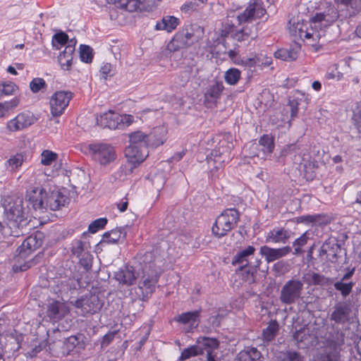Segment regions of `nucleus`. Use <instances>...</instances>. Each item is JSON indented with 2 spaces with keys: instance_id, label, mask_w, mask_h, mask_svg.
I'll return each instance as SVG.
<instances>
[{
  "instance_id": "obj_22",
  "label": "nucleus",
  "mask_w": 361,
  "mask_h": 361,
  "mask_svg": "<svg viewBox=\"0 0 361 361\" xmlns=\"http://www.w3.org/2000/svg\"><path fill=\"white\" fill-rule=\"evenodd\" d=\"M274 147V141L271 137L267 135H264L259 139L258 143H253L250 145V149L253 152L250 154L251 157H259L260 152L263 155L272 152Z\"/></svg>"
},
{
  "instance_id": "obj_15",
  "label": "nucleus",
  "mask_w": 361,
  "mask_h": 361,
  "mask_svg": "<svg viewBox=\"0 0 361 361\" xmlns=\"http://www.w3.org/2000/svg\"><path fill=\"white\" fill-rule=\"evenodd\" d=\"M224 90L223 82L218 80H212L205 88L204 103L207 107L215 106Z\"/></svg>"
},
{
  "instance_id": "obj_60",
  "label": "nucleus",
  "mask_w": 361,
  "mask_h": 361,
  "mask_svg": "<svg viewBox=\"0 0 361 361\" xmlns=\"http://www.w3.org/2000/svg\"><path fill=\"white\" fill-rule=\"evenodd\" d=\"M8 163L12 169H16L22 165L23 158L20 155L14 156L8 160Z\"/></svg>"
},
{
  "instance_id": "obj_5",
  "label": "nucleus",
  "mask_w": 361,
  "mask_h": 361,
  "mask_svg": "<svg viewBox=\"0 0 361 361\" xmlns=\"http://www.w3.org/2000/svg\"><path fill=\"white\" fill-rule=\"evenodd\" d=\"M231 138L230 135H225L224 139L219 142V147L214 149L210 155L207 157V162L211 168L209 178H220V173H219L220 168L224 163L231 159V152L233 148V143L229 141Z\"/></svg>"
},
{
  "instance_id": "obj_27",
  "label": "nucleus",
  "mask_w": 361,
  "mask_h": 361,
  "mask_svg": "<svg viewBox=\"0 0 361 361\" xmlns=\"http://www.w3.org/2000/svg\"><path fill=\"white\" fill-rule=\"evenodd\" d=\"M74 51L75 45L71 40L58 56L59 63L63 70L68 71L71 68Z\"/></svg>"
},
{
  "instance_id": "obj_46",
  "label": "nucleus",
  "mask_w": 361,
  "mask_h": 361,
  "mask_svg": "<svg viewBox=\"0 0 361 361\" xmlns=\"http://www.w3.org/2000/svg\"><path fill=\"white\" fill-rule=\"evenodd\" d=\"M20 103V99L15 97L9 102L0 103V117H4L6 115L9 110L16 108Z\"/></svg>"
},
{
  "instance_id": "obj_58",
  "label": "nucleus",
  "mask_w": 361,
  "mask_h": 361,
  "mask_svg": "<svg viewBox=\"0 0 361 361\" xmlns=\"http://www.w3.org/2000/svg\"><path fill=\"white\" fill-rule=\"evenodd\" d=\"M100 73L104 79L114 75L113 67L111 63H106L100 68Z\"/></svg>"
},
{
  "instance_id": "obj_10",
  "label": "nucleus",
  "mask_w": 361,
  "mask_h": 361,
  "mask_svg": "<svg viewBox=\"0 0 361 361\" xmlns=\"http://www.w3.org/2000/svg\"><path fill=\"white\" fill-rule=\"evenodd\" d=\"M89 148L93 159L101 165H107L116 159L114 148L109 144H92L90 145Z\"/></svg>"
},
{
  "instance_id": "obj_44",
  "label": "nucleus",
  "mask_w": 361,
  "mask_h": 361,
  "mask_svg": "<svg viewBox=\"0 0 361 361\" xmlns=\"http://www.w3.org/2000/svg\"><path fill=\"white\" fill-rule=\"evenodd\" d=\"M58 154L52 151L44 149L41 154V164L44 166H50L58 159Z\"/></svg>"
},
{
  "instance_id": "obj_13",
  "label": "nucleus",
  "mask_w": 361,
  "mask_h": 361,
  "mask_svg": "<svg viewBox=\"0 0 361 361\" xmlns=\"http://www.w3.org/2000/svg\"><path fill=\"white\" fill-rule=\"evenodd\" d=\"M42 233H37L35 235L27 237L17 249L18 255L16 257V261L20 262V259H24L27 257L34 250L39 248L42 245Z\"/></svg>"
},
{
  "instance_id": "obj_31",
  "label": "nucleus",
  "mask_w": 361,
  "mask_h": 361,
  "mask_svg": "<svg viewBox=\"0 0 361 361\" xmlns=\"http://www.w3.org/2000/svg\"><path fill=\"white\" fill-rule=\"evenodd\" d=\"M300 50L299 45L295 44L290 49H280L274 53V56L276 59L283 61H291L295 60L298 57Z\"/></svg>"
},
{
  "instance_id": "obj_34",
  "label": "nucleus",
  "mask_w": 361,
  "mask_h": 361,
  "mask_svg": "<svg viewBox=\"0 0 361 361\" xmlns=\"http://www.w3.org/2000/svg\"><path fill=\"white\" fill-rule=\"evenodd\" d=\"M178 24V18L167 16L164 17L161 21L157 23L155 28L157 30H166L169 32L176 29Z\"/></svg>"
},
{
  "instance_id": "obj_37",
  "label": "nucleus",
  "mask_w": 361,
  "mask_h": 361,
  "mask_svg": "<svg viewBox=\"0 0 361 361\" xmlns=\"http://www.w3.org/2000/svg\"><path fill=\"white\" fill-rule=\"evenodd\" d=\"M198 317L199 312L197 311L188 312L179 315L176 321L183 324H189L192 328H195L198 325Z\"/></svg>"
},
{
  "instance_id": "obj_59",
  "label": "nucleus",
  "mask_w": 361,
  "mask_h": 361,
  "mask_svg": "<svg viewBox=\"0 0 361 361\" xmlns=\"http://www.w3.org/2000/svg\"><path fill=\"white\" fill-rule=\"evenodd\" d=\"M53 39L59 44L64 45L68 42V37L66 33L61 32L56 33L53 37Z\"/></svg>"
},
{
  "instance_id": "obj_64",
  "label": "nucleus",
  "mask_w": 361,
  "mask_h": 361,
  "mask_svg": "<svg viewBox=\"0 0 361 361\" xmlns=\"http://www.w3.org/2000/svg\"><path fill=\"white\" fill-rule=\"evenodd\" d=\"M240 64L246 67L252 68L256 66L255 55L253 57L243 58L240 61Z\"/></svg>"
},
{
  "instance_id": "obj_36",
  "label": "nucleus",
  "mask_w": 361,
  "mask_h": 361,
  "mask_svg": "<svg viewBox=\"0 0 361 361\" xmlns=\"http://www.w3.org/2000/svg\"><path fill=\"white\" fill-rule=\"evenodd\" d=\"M299 149L296 145H286L281 150L280 157H288L295 162L300 161L301 155L299 153Z\"/></svg>"
},
{
  "instance_id": "obj_6",
  "label": "nucleus",
  "mask_w": 361,
  "mask_h": 361,
  "mask_svg": "<svg viewBox=\"0 0 361 361\" xmlns=\"http://www.w3.org/2000/svg\"><path fill=\"white\" fill-rule=\"evenodd\" d=\"M161 270L155 261L146 263L142 268V276L138 284L141 294L137 295L140 300H146L154 291Z\"/></svg>"
},
{
  "instance_id": "obj_48",
  "label": "nucleus",
  "mask_w": 361,
  "mask_h": 361,
  "mask_svg": "<svg viewBox=\"0 0 361 361\" xmlns=\"http://www.w3.org/2000/svg\"><path fill=\"white\" fill-rule=\"evenodd\" d=\"M80 57L82 61L90 63L92 60V49L85 44H81L80 47Z\"/></svg>"
},
{
  "instance_id": "obj_50",
  "label": "nucleus",
  "mask_w": 361,
  "mask_h": 361,
  "mask_svg": "<svg viewBox=\"0 0 361 361\" xmlns=\"http://www.w3.org/2000/svg\"><path fill=\"white\" fill-rule=\"evenodd\" d=\"M87 249V245L85 243L81 240H75L72 247V252L77 257H80L85 250Z\"/></svg>"
},
{
  "instance_id": "obj_23",
  "label": "nucleus",
  "mask_w": 361,
  "mask_h": 361,
  "mask_svg": "<svg viewBox=\"0 0 361 361\" xmlns=\"http://www.w3.org/2000/svg\"><path fill=\"white\" fill-rule=\"evenodd\" d=\"M68 311V307L64 303L52 300L47 305V316L51 322H57L63 318Z\"/></svg>"
},
{
  "instance_id": "obj_30",
  "label": "nucleus",
  "mask_w": 361,
  "mask_h": 361,
  "mask_svg": "<svg viewBox=\"0 0 361 361\" xmlns=\"http://www.w3.org/2000/svg\"><path fill=\"white\" fill-rule=\"evenodd\" d=\"M304 281L309 285H317L322 286H326L331 285L332 280L324 275L309 271L303 276Z\"/></svg>"
},
{
  "instance_id": "obj_53",
  "label": "nucleus",
  "mask_w": 361,
  "mask_h": 361,
  "mask_svg": "<svg viewBox=\"0 0 361 361\" xmlns=\"http://www.w3.org/2000/svg\"><path fill=\"white\" fill-rule=\"evenodd\" d=\"M197 1L195 0H191L185 2L180 7V11L183 13H189L192 11H197L199 8L198 4H197Z\"/></svg>"
},
{
  "instance_id": "obj_62",
  "label": "nucleus",
  "mask_w": 361,
  "mask_h": 361,
  "mask_svg": "<svg viewBox=\"0 0 361 361\" xmlns=\"http://www.w3.org/2000/svg\"><path fill=\"white\" fill-rule=\"evenodd\" d=\"M297 223L314 225V215H303L296 218Z\"/></svg>"
},
{
  "instance_id": "obj_32",
  "label": "nucleus",
  "mask_w": 361,
  "mask_h": 361,
  "mask_svg": "<svg viewBox=\"0 0 361 361\" xmlns=\"http://www.w3.org/2000/svg\"><path fill=\"white\" fill-rule=\"evenodd\" d=\"M341 9L346 10V15L355 16L361 9V0H336Z\"/></svg>"
},
{
  "instance_id": "obj_57",
  "label": "nucleus",
  "mask_w": 361,
  "mask_h": 361,
  "mask_svg": "<svg viewBox=\"0 0 361 361\" xmlns=\"http://www.w3.org/2000/svg\"><path fill=\"white\" fill-rule=\"evenodd\" d=\"M353 121L358 133L361 135V106H357L354 112Z\"/></svg>"
},
{
  "instance_id": "obj_47",
  "label": "nucleus",
  "mask_w": 361,
  "mask_h": 361,
  "mask_svg": "<svg viewBox=\"0 0 361 361\" xmlns=\"http://www.w3.org/2000/svg\"><path fill=\"white\" fill-rule=\"evenodd\" d=\"M47 85L45 80L41 78H35L30 82V89L33 93H37L40 90H45Z\"/></svg>"
},
{
  "instance_id": "obj_61",
  "label": "nucleus",
  "mask_w": 361,
  "mask_h": 361,
  "mask_svg": "<svg viewBox=\"0 0 361 361\" xmlns=\"http://www.w3.org/2000/svg\"><path fill=\"white\" fill-rule=\"evenodd\" d=\"M140 3L138 0H129L126 6V11L133 12L137 10H141Z\"/></svg>"
},
{
  "instance_id": "obj_19",
  "label": "nucleus",
  "mask_w": 361,
  "mask_h": 361,
  "mask_svg": "<svg viewBox=\"0 0 361 361\" xmlns=\"http://www.w3.org/2000/svg\"><path fill=\"white\" fill-rule=\"evenodd\" d=\"M35 121L32 113L30 111L22 112L8 122L7 128L9 130L15 132L27 128L32 125Z\"/></svg>"
},
{
  "instance_id": "obj_56",
  "label": "nucleus",
  "mask_w": 361,
  "mask_h": 361,
  "mask_svg": "<svg viewBox=\"0 0 361 361\" xmlns=\"http://www.w3.org/2000/svg\"><path fill=\"white\" fill-rule=\"evenodd\" d=\"M331 219L329 216L324 214H314V225H326L329 224Z\"/></svg>"
},
{
  "instance_id": "obj_14",
  "label": "nucleus",
  "mask_w": 361,
  "mask_h": 361,
  "mask_svg": "<svg viewBox=\"0 0 361 361\" xmlns=\"http://www.w3.org/2000/svg\"><path fill=\"white\" fill-rule=\"evenodd\" d=\"M73 93L70 91H58L55 92L50 99L51 112L54 116H61L68 106Z\"/></svg>"
},
{
  "instance_id": "obj_25",
  "label": "nucleus",
  "mask_w": 361,
  "mask_h": 361,
  "mask_svg": "<svg viewBox=\"0 0 361 361\" xmlns=\"http://www.w3.org/2000/svg\"><path fill=\"white\" fill-rule=\"evenodd\" d=\"M291 231L284 228H275L266 236V242L285 244L291 236Z\"/></svg>"
},
{
  "instance_id": "obj_9",
  "label": "nucleus",
  "mask_w": 361,
  "mask_h": 361,
  "mask_svg": "<svg viewBox=\"0 0 361 361\" xmlns=\"http://www.w3.org/2000/svg\"><path fill=\"white\" fill-rule=\"evenodd\" d=\"M303 283L298 279L288 281L281 288L279 299L281 303L292 305L296 302L301 296Z\"/></svg>"
},
{
  "instance_id": "obj_38",
  "label": "nucleus",
  "mask_w": 361,
  "mask_h": 361,
  "mask_svg": "<svg viewBox=\"0 0 361 361\" xmlns=\"http://www.w3.org/2000/svg\"><path fill=\"white\" fill-rule=\"evenodd\" d=\"M279 330V324L276 321H271L262 331V338L266 342L272 341Z\"/></svg>"
},
{
  "instance_id": "obj_16",
  "label": "nucleus",
  "mask_w": 361,
  "mask_h": 361,
  "mask_svg": "<svg viewBox=\"0 0 361 361\" xmlns=\"http://www.w3.org/2000/svg\"><path fill=\"white\" fill-rule=\"evenodd\" d=\"M351 314L352 309L348 304L338 302L333 307L329 319L337 325H345L350 322Z\"/></svg>"
},
{
  "instance_id": "obj_33",
  "label": "nucleus",
  "mask_w": 361,
  "mask_h": 361,
  "mask_svg": "<svg viewBox=\"0 0 361 361\" xmlns=\"http://www.w3.org/2000/svg\"><path fill=\"white\" fill-rule=\"evenodd\" d=\"M262 353L256 348L248 347L240 351L236 361H262Z\"/></svg>"
},
{
  "instance_id": "obj_52",
  "label": "nucleus",
  "mask_w": 361,
  "mask_h": 361,
  "mask_svg": "<svg viewBox=\"0 0 361 361\" xmlns=\"http://www.w3.org/2000/svg\"><path fill=\"white\" fill-rule=\"evenodd\" d=\"M106 223L107 219L106 218L96 219L89 225L88 231L92 233H95L99 229L103 228Z\"/></svg>"
},
{
  "instance_id": "obj_39",
  "label": "nucleus",
  "mask_w": 361,
  "mask_h": 361,
  "mask_svg": "<svg viewBox=\"0 0 361 361\" xmlns=\"http://www.w3.org/2000/svg\"><path fill=\"white\" fill-rule=\"evenodd\" d=\"M339 352L337 348H326L323 353L317 357L318 361H338Z\"/></svg>"
},
{
  "instance_id": "obj_54",
  "label": "nucleus",
  "mask_w": 361,
  "mask_h": 361,
  "mask_svg": "<svg viewBox=\"0 0 361 361\" xmlns=\"http://www.w3.org/2000/svg\"><path fill=\"white\" fill-rule=\"evenodd\" d=\"M256 66L268 67L272 63V59L262 54L255 55Z\"/></svg>"
},
{
  "instance_id": "obj_45",
  "label": "nucleus",
  "mask_w": 361,
  "mask_h": 361,
  "mask_svg": "<svg viewBox=\"0 0 361 361\" xmlns=\"http://www.w3.org/2000/svg\"><path fill=\"white\" fill-rule=\"evenodd\" d=\"M354 285L353 282L343 283L341 281L334 284L336 290L340 291L343 298L347 297L351 293Z\"/></svg>"
},
{
  "instance_id": "obj_2",
  "label": "nucleus",
  "mask_w": 361,
  "mask_h": 361,
  "mask_svg": "<svg viewBox=\"0 0 361 361\" xmlns=\"http://www.w3.org/2000/svg\"><path fill=\"white\" fill-rule=\"evenodd\" d=\"M1 204L6 218L4 234L14 237L22 235V228L27 224L23 197L16 194L6 195L1 199Z\"/></svg>"
},
{
  "instance_id": "obj_35",
  "label": "nucleus",
  "mask_w": 361,
  "mask_h": 361,
  "mask_svg": "<svg viewBox=\"0 0 361 361\" xmlns=\"http://www.w3.org/2000/svg\"><path fill=\"white\" fill-rule=\"evenodd\" d=\"M130 145L131 147H141V148L147 147L148 149L147 135L141 131H136L129 135Z\"/></svg>"
},
{
  "instance_id": "obj_21",
  "label": "nucleus",
  "mask_w": 361,
  "mask_h": 361,
  "mask_svg": "<svg viewBox=\"0 0 361 361\" xmlns=\"http://www.w3.org/2000/svg\"><path fill=\"white\" fill-rule=\"evenodd\" d=\"M291 252L290 246H285L280 248H272L267 245L260 247L259 253L264 257L265 260L268 262H272L275 260L279 259Z\"/></svg>"
},
{
  "instance_id": "obj_1",
  "label": "nucleus",
  "mask_w": 361,
  "mask_h": 361,
  "mask_svg": "<svg viewBox=\"0 0 361 361\" xmlns=\"http://www.w3.org/2000/svg\"><path fill=\"white\" fill-rule=\"evenodd\" d=\"M267 13L262 0H250L245 9L237 16L238 25L235 26L231 21L227 20L221 30V37L231 35L238 42H245L257 37L256 27L252 21L260 19Z\"/></svg>"
},
{
  "instance_id": "obj_8",
  "label": "nucleus",
  "mask_w": 361,
  "mask_h": 361,
  "mask_svg": "<svg viewBox=\"0 0 361 361\" xmlns=\"http://www.w3.org/2000/svg\"><path fill=\"white\" fill-rule=\"evenodd\" d=\"M125 154L128 163L122 165L118 171L117 178H127L128 175L133 173L134 168L142 162L149 155V151L147 147L128 146L125 149Z\"/></svg>"
},
{
  "instance_id": "obj_41",
  "label": "nucleus",
  "mask_w": 361,
  "mask_h": 361,
  "mask_svg": "<svg viewBox=\"0 0 361 361\" xmlns=\"http://www.w3.org/2000/svg\"><path fill=\"white\" fill-rule=\"evenodd\" d=\"M197 345L202 346L203 354L206 353V355H208V353L212 355L213 350L218 348L219 342L215 338H204L202 341L198 343Z\"/></svg>"
},
{
  "instance_id": "obj_11",
  "label": "nucleus",
  "mask_w": 361,
  "mask_h": 361,
  "mask_svg": "<svg viewBox=\"0 0 361 361\" xmlns=\"http://www.w3.org/2000/svg\"><path fill=\"white\" fill-rule=\"evenodd\" d=\"M71 303L77 309L80 310V314L82 316L97 312L103 305L102 301L96 295H85L74 302H71Z\"/></svg>"
},
{
  "instance_id": "obj_20",
  "label": "nucleus",
  "mask_w": 361,
  "mask_h": 361,
  "mask_svg": "<svg viewBox=\"0 0 361 361\" xmlns=\"http://www.w3.org/2000/svg\"><path fill=\"white\" fill-rule=\"evenodd\" d=\"M96 121L97 124L102 128L109 129L121 128V123H122L121 115L111 111L97 116Z\"/></svg>"
},
{
  "instance_id": "obj_55",
  "label": "nucleus",
  "mask_w": 361,
  "mask_h": 361,
  "mask_svg": "<svg viewBox=\"0 0 361 361\" xmlns=\"http://www.w3.org/2000/svg\"><path fill=\"white\" fill-rule=\"evenodd\" d=\"M281 361H303V358L297 352L288 351L283 355Z\"/></svg>"
},
{
  "instance_id": "obj_4",
  "label": "nucleus",
  "mask_w": 361,
  "mask_h": 361,
  "mask_svg": "<svg viewBox=\"0 0 361 361\" xmlns=\"http://www.w3.org/2000/svg\"><path fill=\"white\" fill-rule=\"evenodd\" d=\"M204 35V29L197 23L185 25L173 36L168 43L166 49L175 52L190 47L201 40Z\"/></svg>"
},
{
  "instance_id": "obj_3",
  "label": "nucleus",
  "mask_w": 361,
  "mask_h": 361,
  "mask_svg": "<svg viewBox=\"0 0 361 361\" xmlns=\"http://www.w3.org/2000/svg\"><path fill=\"white\" fill-rule=\"evenodd\" d=\"M26 197L35 211L44 213L48 209L56 211L68 204L69 197L65 188L47 192L41 188H34L27 192Z\"/></svg>"
},
{
  "instance_id": "obj_63",
  "label": "nucleus",
  "mask_w": 361,
  "mask_h": 361,
  "mask_svg": "<svg viewBox=\"0 0 361 361\" xmlns=\"http://www.w3.org/2000/svg\"><path fill=\"white\" fill-rule=\"evenodd\" d=\"M121 118L122 120L121 128L130 126L134 121V117L129 114L121 115Z\"/></svg>"
},
{
  "instance_id": "obj_43",
  "label": "nucleus",
  "mask_w": 361,
  "mask_h": 361,
  "mask_svg": "<svg viewBox=\"0 0 361 361\" xmlns=\"http://www.w3.org/2000/svg\"><path fill=\"white\" fill-rule=\"evenodd\" d=\"M308 239V233L306 231L293 243V255H299L302 252V247L307 244Z\"/></svg>"
},
{
  "instance_id": "obj_26",
  "label": "nucleus",
  "mask_w": 361,
  "mask_h": 361,
  "mask_svg": "<svg viewBox=\"0 0 361 361\" xmlns=\"http://www.w3.org/2000/svg\"><path fill=\"white\" fill-rule=\"evenodd\" d=\"M310 332L309 328L306 326L295 331L293 338L298 343L299 348H305L312 345L314 336Z\"/></svg>"
},
{
  "instance_id": "obj_29",
  "label": "nucleus",
  "mask_w": 361,
  "mask_h": 361,
  "mask_svg": "<svg viewBox=\"0 0 361 361\" xmlns=\"http://www.w3.org/2000/svg\"><path fill=\"white\" fill-rule=\"evenodd\" d=\"M126 232L123 228H117L112 229L104 233L101 244H113L119 242L120 240L126 238Z\"/></svg>"
},
{
  "instance_id": "obj_28",
  "label": "nucleus",
  "mask_w": 361,
  "mask_h": 361,
  "mask_svg": "<svg viewBox=\"0 0 361 361\" xmlns=\"http://www.w3.org/2000/svg\"><path fill=\"white\" fill-rule=\"evenodd\" d=\"M115 279L119 283L126 286L132 285L136 279L134 270L132 267H126L115 273Z\"/></svg>"
},
{
  "instance_id": "obj_12",
  "label": "nucleus",
  "mask_w": 361,
  "mask_h": 361,
  "mask_svg": "<svg viewBox=\"0 0 361 361\" xmlns=\"http://www.w3.org/2000/svg\"><path fill=\"white\" fill-rule=\"evenodd\" d=\"M255 248L253 246L249 245L245 249L240 251L233 259V265H239V268L248 274H252L255 268L259 267V262L255 261L254 263L251 262V259L254 257Z\"/></svg>"
},
{
  "instance_id": "obj_7",
  "label": "nucleus",
  "mask_w": 361,
  "mask_h": 361,
  "mask_svg": "<svg viewBox=\"0 0 361 361\" xmlns=\"http://www.w3.org/2000/svg\"><path fill=\"white\" fill-rule=\"evenodd\" d=\"M240 219V213L235 208L225 209L216 219L212 233L218 238L226 235L237 226Z\"/></svg>"
},
{
  "instance_id": "obj_17",
  "label": "nucleus",
  "mask_w": 361,
  "mask_h": 361,
  "mask_svg": "<svg viewBox=\"0 0 361 361\" xmlns=\"http://www.w3.org/2000/svg\"><path fill=\"white\" fill-rule=\"evenodd\" d=\"M341 247L335 239L329 238L322 245L319 250V256L322 261L336 263Z\"/></svg>"
},
{
  "instance_id": "obj_51",
  "label": "nucleus",
  "mask_w": 361,
  "mask_h": 361,
  "mask_svg": "<svg viewBox=\"0 0 361 361\" xmlns=\"http://www.w3.org/2000/svg\"><path fill=\"white\" fill-rule=\"evenodd\" d=\"M80 259V265L85 269V271H89L92 265V255L90 252H84Z\"/></svg>"
},
{
  "instance_id": "obj_49",
  "label": "nucleus",
  "mask_w": 361,
  "mask_h": 361,
  "mask_svg": "<svg viewBox=\"0 0 361 361\" xmlns=\"http://www.w3.org/2000/svg\"><path fill=\"white\" fill-rule=\"evenodd\" d=\"M18 90V86L13 82H6L0 85V92L4 95L14 94Z\"/></svg>"
},
{
  "instance_id": "obj_18",
  "label": "nucleus",
  "mask_w": 361,
  "mask_h": 361,
  "mask_svg": "<svg viewBox=\"0 0 361 361\" xmlns=\"http://www.w3.org/2000/svg\"><path fill=\"white\" fill-rule=\"evenodd\" d=\"M338 12L334 6H329L323 12L317 13L312 18V23L314 27H327L338 18Z\"/></svg>"
},
{
  "instance_id": "obj_24",
  "label": "nucleus",
  "mask_w": 361,
  "mask_h": 361,
  "mask_svg": "<svg viewBox=\"0 0 361 361\" xmlns=\"http://www.w3.org/2000/svg\"><path fill=\"white\" fill-rule=\"evenodd\" d=\"M167 130L164 126H158L147 135L149 147L156 148L162 145L166 140Z\"/></svg>"
},
{
  "instance_id": "obj_40",
  "label": "nucleus",
  "mask_w": 361,
  "mask_h": 361,
  "mask_svg": "<svg viewBox=\"0 0 361 361\" xmlns=\"http://www.w3.org/2000/svg\"><path fill=\"white\" fill-rule=\"evenodd\" d=\"M203 354V348L197 345H191L183 350L179 357V360L183 361L190 359L192 357Z\"/></svg>"
},
{
  "instance_id": "obj_42",
  "label": "nucleus",
  "mask_w": 361,
  "mask_h": 361,
  "mask_svg": "<svg viewBox=\"0 0 361 361\" xmlns=\"http://www.w3.org/2000/svg\"><path fill=\"white\" fill-rule=\"evenodd\" d=\"M240 78V72L238 69L232 68L226 71L224 74L225 81L231 85H235Z\"/></svg>"
}]
</instances>
